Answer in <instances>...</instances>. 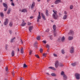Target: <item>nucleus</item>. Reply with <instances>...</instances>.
<instances>
[{
    "label": "nucleus",
    "instance_id": "6ab92c4d",
    "mask_svg": "<svg viewBox=\"0 0 80 80\" xmlns=\"http://www.w3.org/2000/svg\"><path fill=\"white\" fill-rule=\"evenodd\" d=\"M61 40L62 42H64L65 41V37H64V36H63Z\"/></svg>",
    "mask_w": 80,
    "mask_h": 80
},
{
    "label": "nucleus",
    "instance_id": "ea45409f",
    "mask_svg": "<svg viewBox=\"0 0 80 80\" xmlns=\"http://www.w3.org/2000/svg\"><path fill=\"white\" fill-rule=\"evenodd\" d=\"M8 8H6L4 9V11H5V12H6V11L7 10Z\"/></svg>",
    "mask_w": 80,
    "mask_h": 80
},
{
    "label": "nucleus",
    "instance_id": "72a5a7b5",
    "mask_svg": "<svg viewBox=\"0 0 80 80\" xmlns=\"http://www.w3.org/2000/svg\"><path fill=\"white\" fill-rule=\"evenodd\" d=\"M0 15H1V17H3V13H0Z\"/></svg>",
    "mask_w": 80,
    "mask_h": 80
},
{
    "label": "nucleus",
    "instance_id": "f257e3e1",
    "mask_svg": "<svg viewBox=\"0 0 80 80\" xmlns=\"http://www.w3.org/2000/svg\"><path fill=\"white\" fill-rule=\"evenodd\" d=\"M53 12L54 13L52 14V17L54 19H57L58 17V16L57 15V11L53 10Z\"/></svg>",
    "mask_w": 80,
    "mask_h": 80
},
{
    "label": "nucleus",
    "instance_id": "4468645a",
    "mask_svg": "<svg viewBox=\"0 0 80 80\" xmlns=\"http://www.w3.org/2000/svg\"><path fill=\"white\" fill-rule=\"evenodd\" d=\"M63 78L64 80H67V77L66 75H64L63 76Z\"/></svg>",
    "mask_w": 80,
    "mask_h": 80
},
{
    "label": "nucleus",
    "instance_id": "79ce46f5",
    "mask_svg": "<svg viewBox=\"0 0 80 80\" xmlns=\"http://www.w3.org/2000/svg\"><path fill=\"white\" fill-rule=\"evenodd\" d=\"M11 5H12V6H13L14 7L15 6V4H14L13 2H12L11 3Z\"/></svg>",
    "mask_w": 80,
    "mask_h": 80
},
{
    "label": "nucleus",
    "instance_id": "f8f14e48",
    "mask_svg": "<svg viewBox=\"0 0 80 80\" xmlns=\"http://www.w3.org/2000/svg\"><path fill=\"white\" fill-rule=\"evenodd\" d=\"M73 37L69 36L68 38V40H73Z\"/></svg>",
    "mask_w": 80,
    "mask_h": 80
},
{
    "label": "nucleus",
    "instance_id": "338daca9",
    "mask_svg": "<svg viewBox=\"0 0 80 80\" xmlns=\"http://www.w3.org/2000/svg\"><path fill=\"white\" fill-rule=\"evenodd\" d=\"M50 39H51V40H52V38H50Z\"/></svg>",
    "mask_w": 80,
    "mask_h": 80
},
{
    "label": "nucleus",
    "instance_id": "58836bf2",
    "mask_svg": "<svg viewBox=\"0 0 80 80\" xmlns=\"http://www.w3.org/2000/svg\"><path fill=\"white\" fill-rule=\"evenodd\" d=\"M70 33H71V34H73V31H70Z\"/></svg>",
    "mask_w": 80,
    "mask_h": 80
},
{
    "label": "nucleus",
    "instance_id": "bb28decb",
    "mask_svg": "<svg viewBox=\"0 0 80 80\" xmlns=\"http://www.w3.org/2000/svg\"><path fill=\"white\" fill-rule=\"evenodd\" d=\"M10 12H11V10L10 9H8V12H7V14H9L10 13Z\"/></svg>",
    "mask_w": 80,
    "mask_h": 80
},
{
    "label": "nucleus",
    "instance_id": "f704fd0d",
    "mask_svg": "<svg viewBox=\"0 0 80 80\" xmlns=\"http://www.w3.org/2000/svg\"><path fill=\"white\" fill-rule=\"evenodd\" d=\"M35 57H36L37 58H40L39 56H38V55H35Z\"/></svg>",
    "mask_w": 80,
    "mask_h": 80
},
{
    "label": "nucleus",
    "instance_id": "4be33fe9",
    "mask_svg": "<svg viewBox=\"0 0 80 80\" xmlns=\"http://www.w3.org/2000/svg\"><path fill=\"white\" fill-rule=\"evenodd\" d=\"M47 53H44L42 54V56L44 57H47Z\"/></svg>",
    "mask_w": 80,
    "mask_h": 80
},
{
    "label": "nucleus",
    "instance_id": "49530a36",
    "mask_svg": "<svg viewBox=\"0 0 80 80\" xmlns=\"http://www.w3.org/2000/svg\"><path fill=\"white\" fill-rule=\"evenodd\" d=\"M31 23L30 22H28V25H31Z\"/></svg>",
    "mask_w": 80,
    "mask_h": 80
},
{
    "label": "nucleus",
    "instance_id": "393cba45",
    "mask_svg": "<svg viewBox=\"0 0 80 80\" xmlns=\"http://www.w3.org/2000/svg\"><path fill=\"white\" fill-rule=\"evenodd\" d=\"M14 39H15V38L14 37L13 38H12L11 40V42H13V40H14Z\"/></svg>",
    "mask_w": 80,
    "mask_h": 80
},
{
    "label": "nucleus",
    "instance_id": "3c124183",
    "mask_svg": "<svg viewBox=\"0 0 80 80\" xmlns=\"http://www.w3.org/2000/svg\"><path fill=\"white\" fill-rule=\"evenodd\" d=\"M21 42L22 43H23V42H22V39H21Z\"/></svg>",
    "mask_w": 80,
    "mask_h": 80
},
{
    "label": "nucleus",
    "instance_id": "a18cd8bd",
    "mask_svg": "<svg viewBox=\"0 0 80 80\" xmlns=\"http://www.w3.org/2000/svg\"><path fill=\"white\" fill-rule=\"evenodd\" d=\"M64 14H65V15H66V14H67V12L66 11H65L64 12Z\"/></svg>",
    "mask_w": 80,
    "mask_h": 80
},
{
    "label": "nucleus",
    "instance_id": "20e7f679",
    "mask_svg": "<svg viewBox=\"0 0 80 80\" xmlns=\"http://www.w3.org/2000/svg\"><path fill=\"white\" fill-rule=\"evenodd\" d=\"M8 19H5L4 22V25H7L8 24Z\"/></svg>",
    "mask_w": 80,
    "mask_h": 80
},
{
    "label": "nucleus",
    "instance_id": "a211bd4d",
    "mask_svg": "<svg viewBox=\"0 0 80 80\" xmlns=\"http://www.w3.org/2000/svg\"><path fill=\"white\" fill-rule=\"evenodd\" d=\"M32 29H33V26L30 27L29 28V31H30V32H31V30H32Z\"/></svg>",
    "mask_w": 80,
    "mask_h": 80
},
{
    "label": "nucleus",
    "instance_id": "864d4df0",
    "mask_svg": "<svg viewBox=\"0 0 80 80\" xmlns=\"http://www.w3.org/2000/svg\"><path fill=\"white\" fill-rule=\"evenodd\" d=\"M46 74H47V75H49V73H48V72Z\"/></svg>",
    "mask_w": 80,
    "mask_h": 80
},
{
    "label": "nucleus",
    "instance_id": "412c9836",
    "mask_svg": "<svg viewBox=\"0 0 80 80\" xmlns=\"http://www.w3.org/2000/svg\"><path fill=\"white\" fill-rule=\"evenodd\" d=\"M70 8L71 10H72L73 8V5H71L70 6Z\"/></svg>",
    "mask_w": 80,
    "mask_h": 80
},
{
    "label": "nucleus",
    "instance_id": "774afa93",
    "mask_svg": "<svg viewBox=\"0 0 80 80\" xmlns=\"http://www.w3.org/2000/svg\"><path fill=\"white\" fill-rule=\"evenodd\" d=\"M1 23V21H0V24Z\"/></svg>",
    "mask_w": 80,
    "mask_h": 80
},
{
    "label": "nucleus",
    "instance_id": "0eeeda50",
    "mask_svg": "<svg viewBox=\"0 0 80 80\" xmlns=\"http://www.w3.org/2000/svg\"><path fill=\"white\" fill-rule=\"evenodd\" d=\"M61 2V0H57L55 2V4H58L59 3Z\"/></svg>",
    "mask_w": 80,
    "mask_h": 80
},
{
    "label": "nucleus",
    "instance_id": "2eb2a0df",
    "mask_svg": "<svg viewBox=\"0 0 80 80\" xmlns=\"http://www.w3.org/2000/svg\"><path fill=\"white\" fill-rule=\"evenodd\" d=\"M41 16L42 17V18L44 20H45V16L43 15V13H41Z\"/></svg>",
    "mask_w": 80,
    "mask_h": 80
},
{
    "label": "nucleus",
    "instance_id": "f03ea898",
    "mask_svg": "<svg viewBox=\"0 0 80 80\" xmlns=\"http://www.w3.org/2000/svg\"><path fill=\"white\" fill-rule=\"evenodd\" d=\"M74 50L75 49H74V47L72 46L70 48V52L71 53H74Z\"/></svg>",
    "mask_w": 80,
    "mask_h": 80
},
{
    "label": "nucleus",
    "instance_id": "6e6552de",
    "mask_svg": "<svg viewBox=\"0 0 80 80\" xmlns=\"http://www.w3.org/2000/svg\"><path fill=\"white\" fill-rule=\"evenodd\" d=\"M26 23H25V22H24V20H22V22L21 24V26H22V27L25 26V25H26Z\"/></svg>",
    "mask_w": 80,
    "mask_h": 80
},
{
    "label": "nucleus",
    "instance_id": "e2e57ef3",
    "mask_svg": "<svg viewBox=\"0 0 80 80\" xmlns=\"http://www.w3.org/2000/svg\"><path fill=\"white\" fill-rule=\"evenodd\" d=\"M19 11L20 12H21V9H19Z\"/></svg>",
    "mask_w": 80,
    "mask_h": 80
},
{
    "label": "nucleus",
    "instance_id": "a878e982",
    "mask_svg": "<svg viewBox=\"0 0 80 80\" xmlns=\"http://www.w3.org/2000/svg\"><path fill=\"white\" fill-rule=\"evenodd\" d=\"M51 75L52 76H53L54 77H56V74H55V73H51Z\"/></svg>",
    "mask_w": 80,
    "mask_h": 80
},
{
    "label": "nucleus",
    "instance_id": "c03bdc74",
    "mask_svg": "<svg viewBox=\"0 0 80 80\" xmlns=\"http://www.w3.org/2000/svg\"><path fill=\"white\" fill-rule=\"evenodd\" d=\"M6 71H8V68L7 67L5 68Z\"/></svg>",
    "mask_w": 80,
    "mask_h": 80
},
{
    "label": "nucleus",
    "instance_id": "2f4dec72",
    "mask_svg": "<svg viewBox=\"0 0 80 80\" xmlns=\"http://www.w3.org/2000/svg\"><path fill=\"white\" fill-rule=\"evenodd\" d=\"M61 52L62 54H64V53H65V51H64L63 50H62Z\"/></svg>",
    "mask_w": 80,
    "mask_h": 80
},
{
    "label": "nucleus",
    "instance_id": "a19ab883",
    "mask_svg": "<svg viewBox=\"0 0 80 80\" xmlns=\"http://www.w3.org/2000/svg\"><path fill=\"white\" fill-rule=\"evenodd\" d=\"M42 42L44 43H47V41H46V40H45L43 41H42Z\"/></svg>",
    "mask_w": 80,
    "mask_h": 80
},
{
    "label": "nucleus",
    "instance_id": "ddd939ff",
    "mask_svg": "<svg viewBox=\"0 0 80 80\" xmlns=\"http://www.w3.org/2000/svg\"><path fill=\"white\" fill-rule=\"evenodd\" d=\"M48 68H50V69H52V70H56V69L54 68L53 67H48Z\"/></svg>",
    "mask_w": 80,
    "mask_h": 80
},
{
    "label": "nucleus",
    "instance_id": "c9c22d12",
    "mask_svg": "<svg viewBox=\"0 0 80 80\" xmlns=\"http://www.w3.org/2000/svg\"><path fill=\"white\" fill-rule=\"evenodd\" d=\"M27 67V65L25 64H24L23 65V67L24 68H26V67Z\"/></svg>",
    "mask_w": 80,
    "mask_h": 80
},
{
    "label": "nucleus",
    "instance_id": "bf43d9fd",
    "mask_svg": "<svg viewBox=\"0 0 80 80\" xmlns=\"http://www.w3.org/2000/svg\"><path fill=\"white\" fill-rule=\"evenodd\" d=\"M37 1L38 2H40V0H37Z\"/></svg>",
    "mask_w": 80,
    "mask_h": 80
},
{
    "label": "nucleus",
    "instance_id": "f3484780",
    "mask_svg": "<svg viewBox=\"0 0 80 80\" xmlns=\"http://www.w3.org/2000/svg\"><path fill=\"white\" fill-rule=\"evenodd\" d=\"M22 12H23L24 13H25V12H27V10L25 9H23L21 11Z\"/></svg>",
    "mask_w": 80,
    "mask_h": 80
},
{
    "label": "nucleus",
    "instance_id": "680f3d73",
    "mask_svg": "<svg viewBox=\"0 0 80 80\" xmlns=\"http://www.w3.org/2000/svg\"><path fill=\"white\" fill-rule=\"evenodd\" d=\"M37 42H35V44H37Z\"/></svg>",
    "mask_w": 80,
    "mask_h": 80
},
{
    "label": "nucleus",
    "instance_id": "5fc2aeb1",
    "mask_svg": "<svg viewBox=\"0 0 80 80\" xmlns=\"http://www.w3.org/2000/svg\"><path fill=\"white\" fill-rule=\"evenodd\" d=\"M5 48H6V49H7V46H6Z\"/></svg>",
    "mask_w": 80,
    "mask_h": 80
},
{
    "label": "nucleus",
    "instance_id": "69168bd1",
    "mask_svg": "<svg viewBox=\"0 0 80 80\" xmlns=\"http://www.w3.org/2000/svg\"><path fill=\"white\" fill-rule=\"evenodd\" d=\"M54 36H56V35H55V33H54Z\"/></svg>",
    "mask_w": 80,
    "mask_h": 80
},
{
    "label": "nucleus",
    "instance_id": "423d86ee",
    "mask_svg": "<svg viewBox=\"0 0 80 80\" xmlns=\"http://www.w3.org/2000/svg\"><path fill=\"white\" fill-rule=\"evenodd\" d=\"M58 65H59V63H58V61H57L55 62V67L56 68H58Z\"/></svg>",
    "mask_w": 80,
    "mask_h": 80
},
{
    "label": "nucleus",
    "instance_id": "052dcab7",
    "mask_svg": "<svg viewBox=\"0 0 80 80\" xmlns=\"http://www.w3.org/2000/svg\"><path fill=\"white\" fill-rule=\"evenodd\" d=\"M12 74L13 75V76L15 75V74H14V73H12Z\"/></svg>",
    "mask_w": 80,
    "mask_h": 80
},
{
    "label": "nucleus",
    "instance_id": "09e8293b",
    "mask_svg": "<svg viewBox=\"0 0 80 80\" xmlns=\"http://www.w3.org/2000/svg\"><path fill=\"white\" fill-rule=\"evenodd\" d=\"M48 48V47H49V45H47L46 46Z\"/></svg>",
    "mask_w": 80,
    "mask_h": 80
},
{
    "label": "nucleus",
    "instance_id": "dca6fc26",
    "mask_svg": "<svg viewBox=\"0 0 80 80\" xmlns=\"http://www.w3.org/2000/svg\"><path fill=\"white\" fill-rule=\"evenodd\" d=\"M2 5L4 7L8 8V6H7V4H6L5 3H3Z\"/></svg>",
    "mask_w": 80,
    "mask_h": 80
},
{
    "label": "nucleus",
    "instance_id": "9b49d317",
    "mask_svg": "<svg viewBox=\"0 0 80 80\" xmlns=\"http://www.w3.org/2000/svg\"><path fill=\"white\" fill-rule=\"evenodd\" d=\"M35 4V2H33L32 3V6H31L32 8H33L34 7Z\"/></svg>",
    "mask_w": 80,
    "mask_h": 80
},
{
    "label": "nucleus",
    "instance_id": "e433bc0d",
    "mask_svg": "<svg viewBox=\"0 0 80 80\" xmlns=\"http://www.w3.org/2000/svg\"><path fill=\"white\" fill-rule=\"evenodd\" d=\"M32 50H30L29 55H31V54H32Z\"/></svg>",
    "mask_w": 80,
    "mask_h": 80
},
{
    "label": "nucleus",
    "instance_id": "603ef678",
    "mask_svg": "<svg viewBox=\"0 0 80 80\" xmlns=\"http://www.w3.org/2000/svg\"><path fill=\"white\" fill-rule=\"evenodd\" d=\"M18 52H19V51H20V50L19 49V48H18Z\"/></svg>",
    "mask_w": 80,
    "mask_h": 80
},
{
    "label": "nucleus",
    "instance_id": "cd10ccee",
    "mask_svg": "<svg viewBox=\"0 0 80 80\" xmlns=\"http://www.w3.org/2000/svg\"><path fill=\"white\" fill-rule=\"evenodd\" d=\"M37 39L38 40H40V36H38Z\"/></svg>",
    "mask_w": 80,
    "mask_h": 80
},
{
    "label": "nucleus",
    "instance_id": "c756f323",
    "mask_svg": "<svg viewBox=\"0 0 80 80\" xmlns=\"http://www.w3.org/2000/svg\"><path fill=\"white\" fill-rule=\"evenodd\" d=\"M39 51L40 53H42L43 52V49H42V48H40Z\"/></svg>",
    "mask_w": 80,
    "mask_h": 80
},
{
    "label": "nucleus",
    "instance_id": "9d476101",
    "mask_svg": "<svg viewBox=\"0 0 80 80\" xmlns=\"http://www.w3.org/2000/svg\"><path fill=\"white\" fill-rule=\"evenodd\" d=\"M53 28L54 30V32L55 33V32H56V31L55 30H56V26L55 25H53Z\"/></svg>",
    "mask_w": 80,
    "mask_h": 80
},
{
    "label": "nucleus",
    "instance_id": "aec40b11",
    "mask_svg": "<svg viewBox=\"0 0 80 80\" xmlns=\"http://www.w3.org/2000/svg\"><path fill=\"white\" fill-rule=\"evenodd\" d=\"M11 55L12 57H14V55H15V52L14 51H12L11 53Z\"/></svg>",
    "mask_w": 80,
    "mask_h": 80
},
{
    "label": "nucleus",
    "instance_id": "b1692460",
    "mask_svg": "<svg viewBox=\"0 0 80 80\" xmlns=\"http://www.w3.org/2000/svg\"><path fill=\"white\" fill-rule=\"evenodd\" d=\"M61 75L63 76H63H64V75H65V73H64V72H63V71L61 72Z\"/></svg>",
    "mask_w": 80,
    "mask_h": 80
},
{
    "label": "nucleus",
    "instance_id": "7ed1b4c3",
    "mask_svg": "<svg viewBox=\"0 0 80 80\" xmlns=\"http://www.w3.org/2000/svg\"><path fill=\"white\" fill-rule=\"evenodd\" d=\"M75 76L76 77V78L77 80H79L80 78V74L76 73L75 74Z\"/></svg>",
    "mask_w": 80,
    "mask_h": 80
},
{
    "label": "nucleus",
    "instance_id": "c85d7f7f",
    "mask_svg": "<svg viewBox=\"0 0 80 80\" xmlns=\"http://www.w3.org/2000/svg\"><path fill=\"white\" fill-rule=\"evenodd\" d=\"M76 63H72V65L73 67H75V66L76 65Z\"/></svg>",
    "mask_w": 80,
    "mask_h": 80
},
{
    "label": "nucleus",
    "instance_id": "1a4fd4ad",
    "mask_svg": "<svg viewBox=\"0 0 80 80\" xmlns=\"http://www.w3.org/2000/svg\"><path fill=\"white\" fill-rule=\"evenodd\" d=\"M67 17H68V16L67 15H64L63 18V20H66Z\"/></svg>",
    "mask_w": 80,
    "mask_h": 80
},
{
    "label": "nucleus",
    "instance_id": "0e129e2a",
    "mask_svg": "<svg viewBox=\"0 0 80 80\" xmlns=\"http://www.w3.org/2000/svg\"><path fill=\"white\" fill-rule=\"evenodd\" d=\"M11 2H13V0H10Z\"/></svg>",
    "mask_w": 80,
    "mask_h": 80
},
{
    "label": "nucleus",
    "instance_id": "39448f33",
    "mask_svg": "<svg viewBox=\"0 0 80 80\" xmlns=\"http://www.w3.org/2000/svg\"><path fill=\"white\" fill-rule=\"evenodd\" d=\"M41 19V16H40V12H39V15L37 18V22H39V19Z\"/></svg>",
    "mask_w": 80,
    "mask_h": 80
},
{
    "label": "nucleus",
    "instance_id": "37998d69",
    "mask_svg": "<svg viewBox=\"0 0 80 80\" xmlns=\"http://www.w3.org/2000/svg\"><path fill=\"white\" fill-rule=\"evenodd\" d=\"M46 32H49V29H47V30L46 31Z\"/></svg>",
    "mask_w": 80,
    "mask_h": 80
},
{
    "label": "nucleus",
    "instance_id": "13d9d810",
    "mask_svg": "<svg viewBox=\"0 0 80 80\" xmlns=\"http://www.w3.org/2000/svg\"><path fill=\"white\" fill-rule=\"evenodd\" d=\"M54 7V6H53V5H51L52 7Z\"/></svg>",
    "mask_w": 80,
    "mask_h": 80
},
{
    "label": "nucleus",
    "instance_id": "6e6d98bb",
    "mask_svg": "<svg viewBox=\"0 0 80 80\" xmlns=\"http://www.w3.org/2000/svg\"><path fill=\"white\" fill-rule=\"evenodd\" d=\"M23 79V78H21L20 79V80H22V79Z\"/></svg>",
    "mask_w": 80,
    "mask_h": 80
},
{
    "label": "nucleus",
    "instance_id": "de8ad7c7",
    "mask_svg": "<svg viewBox=\"0 0 80 80\" xmlns=\"http://www.w3.org/2000/svg\"><path fill=\"white\" fill-rule=\"evenodd\" d=\"M60 66L61 67H63V64H60Z\"/></svg>",
    "mask_w": 80,
    "mask_h": 80
},
{
    "label": "nucleus",
    "instance_id": "8fccbe9b",
    "mask_svg": "<svg viewBox=\"0 0 80 80\" xmlns=\"http://www.w3.org/2000/svg\"><path fill=\"white\" fill-rule=\"evenodd\" d=\"M33 18V17L31 16V17H30V18H31V19Z\"/></svg>",
    "mask_w": 80,
    "mask_h": 80
},
{
    "label": "nucleus",
    "instance_id": "4c0bfd02",
    "mask_svg": "<svg viewBox=\"0 0 80 80\" xmlns=\"http://www.w3.org/2000/svg\"><path fill=\"white\" fill-rule=\"evenodd\" d=\"M53 56H54V57H57V54H55V53H53Z\"/></svg>",
    "mask_w": 80,
    "mask_h": 80
},
{
    "label": "nucleus",
    "instance_id": "473e14b6",
    "mask_svg": "<svg viewBox=\"0 0 80 80\" xmlns=\"http://www.w3.org/2000/svg\"><path fill=\"white\" fill-rule=\"evenodd\" d=\"M46 15L47 16H48V10H46Z\"/></svg>",
    "mask_w": 80,
    "mask_h": 80
},
{
    "label": "nucleus",
    "instance_id": "7c9ffc66",
    "mask_svg": "<svg viewBox=\"0 0 80 80\" xmlns=\"http://www.w3.org/2000/svg\"><path fill=\"white\" fill-rule=\"evenodd\" d=\"M12 24L13 23H12V22H10L9 23V26L11 27H12Z\"/></svg>",
    "mask_w": 80,
    "mask_h": 80
},
{
    "label": "nucleus",
    "instance_id": "4d7b16f0",
    "mask_svg": "<svg viewBox=\"0 0 80 80\" xmlns=\"http://www.w3.org/2000/svg\"><path fill=\"white\" fill-rule=\"evenodd\" d=\"M50 0H47V2H50Z\"/></svg>",
    "mask_w": 80,
    "mask_h": 80
},
{
    "label": "nucleus",
    "instance_id": "5701e85b",
    "mask_svg": "<svg viewBox=\"0 0 80 80\" xmlns=\"http://www.w3.org/2000/svg\"><path fill=\"white\" fill-rule=\"evenodd\" d=\"M21 53H23V48L21 49Z\"/></svg>",
    "mask_w": 80,
    "mask_h": 80
}]
</instances>
